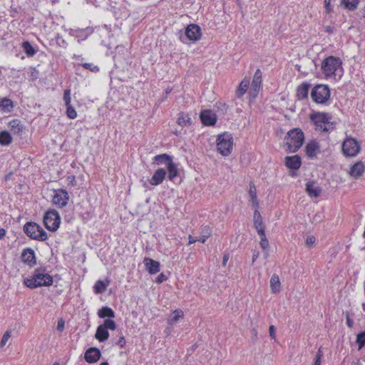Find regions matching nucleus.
Instances as JSON below:
<instances>
[{
	"label": "nucleus",
	"mask_w": 365,
	"mask_h": 365,
	"mask_svg": "<svg viewBox=\"0 0 365 365\" xmlns=\"http://www.w3.org/2000/svg\"><path fill=\"white\" fill-rule=\"evenodd\" d=\"M321 68L326 78L334 80L340 79L344 72L340 58L332 56L322 61Z\"/></svg>",
	"instance_id": "f257e3e1"
},
{
	"label": "nucleus",
	"mask_w": 365,
	"mask_h": 365,
	"mask_svg": "<svg viewBox=\"0 0 365 365\" xmlns=\"http://www.w3.org/2000/svg\"><path fill=\"white\" fill-rule=\"evenodd\" d=\"M24 284L31 289L42 286H50L53 283L52 277L44 269H36L34 274L24 279Z\"/></svg>",
	"instance_id": "f03ea898"
},
{
	"label": "nucleus",
	"mask_w": 365,
	"mask_h": 365,
	"mask_svg": "<svg viewBox=\"0 0 365 365\" xmlns=\"http://www.w3.org/2000/svg\"><path fill=\"white\" fill-rule=\"evenodd\" d=\"M304 140V133L300 128H294L289 130L285 137L287 151L289 153L297 152L302 147Z\"/></svg>",
	"instance_id": "7ed1b4c3"
},
{
	"label": "nucleus",
	"mask_w": 365,
	"mask_h": 365,
	"mask_svg": "<svg viewBox=\"0 0 365 365\" xmlns=\"http://www.w3.org/2000/svg\"><path fill=\"white\" fill-rule=\"evenodd\" d=\"M310 118L316 125V129L320 132H329L334 129V124L331 121V117L328 113H313Z\"/></svg>",
	"instance_id": "20e7f679"
},
{
	"label": "nucleus",
	"mask_w": 365,
	"mask_h": 365,
	"mask_svg": "<svg viewBox=\"0 0 365 365\" xmlns=\"http://www.w3.org/2000/svg\"><path fill=\"white\" fill-rule=\"evenodd\" d=\"M217 151L223 156H228L233 149V138L229 133H223L217 136Z\"/></svg>",
	"instance_id": "39448f33"
},
{
	"label": "nucleus",
	"mask_w": 365,
	"mask_h": 365,
	"mask_svg": "<svg viewBox=\"0 0 365 365\" xmlns=\"http://www.w3.org/2000/svg\"><path fill=\"white\" fill-rule=\"evenodd\" d=\"M24 230L29 237L36 240L45 241L48 238L47 233L44 230L34 222L26 223L24 226Z\"/></svg>",
	"instance_id": "423d86ee"
},
{
	"label": "nucleus",
	"mask_w": 365,
	"mask_h": 365,
	"mask_svg": "<svg viewBox=\"0 0 365 365\" xmlns=\"http://www.w3.org/2000/svg\"><path fill=\"white\" fill-rule=\"evenodd\" d=\"M342 153L346 157H356L361 151V145L354 138L346 137L341 145Z\"/></svg>",
	"instance_id": "0eeeda50"
},
{
	"label": "nucleus",
	"mask_w": 365,
	"mask_h": 365,
	"mask_svg": "<svg viewBox=\"0 0 365 365\" xmlns=\"http://www.w3.org/2000/svg\"><path fill=\"white\" fill-rule=\"evenodd\" d=\"M43 223L49 231H56L61 224V217L58 212L54 210H48L44 215Z\"/></svg>",
	"instance_id": "6e6552de"
},
{
	"label": "nucleus",
	"mask_w": 365,
	"mask_h": 365,
	"mask_svg": "<svg viewBox=\"0 0 365 365\" xmlns=\"http://www.w3.org/2000/svg\"><path fill=\"white\" fill-rule=\"evenodd\" d=\"M311 96L317 103H324L330 98L329 88L326 85H317L312 89Z\"/></svg>",
	"instance_id": "1a4fd4ad"
},
{
	"label": "nucleus",
	"mask_w": 365,
	"mask_h": 365,
	"mask_svg": "<svg viewBox=\"0 0 365 365\" xmlns=\"http://www.w3.org/2000/svg\"><path fill=\"white\" fill-rule=\"evenodd\" d=\"M69 195L66 190L59 189L55 191L53 196V203L59 207H63L68 204Z\"/></svg>",
	"instance_id": "9d476101"
},
{
	"label": "nucleus",
	"mask_w": 365,
	"mask_h": 365,
	"mask_svg": "<svg viewBox=\"0 0 365 365\" xmlns=\"http://www.w3.org/2000/svg\"><path fill=\"white\" fill-rule=\"evenodd\" d=\"M185 35L190 41H198L201 37L200 27L197 24L188 25L185 29Z\"/></svg>",
	"instance_id": "9b49d317"
},
{
	"label": "nucleus",
	"mask_w": 365,
	"mask_h": 365,
	"mask_svg": "<svg viewBox=\"0 0 365 365\" xmlns=\"http://www.w3.org/2000/svg\"><path fill=\"white\" fill-rule=\"evenodd\" d=\"M305 153L309 158H316L320 153L319 143L315 140L309 141L305 146Z\"/></svg>",
	"instance_id": "f8f14e48"
},
{
	"label": "nucleus",
	"mask_w": 365,
	"mask_h": 365,
	"mask_svg": "<svg viewBox=\"0 0 365 365\" xmlns=\"http://www.w3.org/2000/svg\"><path fill=\"white\" fill-rule=\"evenodd\" d=\"M101 356V353L98 348L91 347L88 349L84 354L85 360L90 364L97 362Z\"/></svg>",
	"instance_id": "ddd939ff"
},
{
	"label": "nucleus",
	"mask_w": 365,
	"mask_h": 365,
	"mask_svg": "<svg viewBox=\"0 0 365 365\" xmlns=\"http://www.w3.org/2000/svg\"><path fill=\"white\" fill-rule=\"evenodd\" d=\"M254 214H253V223L254 227L256 229L258 234H263L264 230V225L263 223L262 217L259 211V208H253Z\"/></svg>",
	"instance_id": "4468645a"
},
{
	"label": "nucleus",
	"mask_w": 365,
	"mask_h": 365,
	"mask_svg": "<svg viewBox=\"0 0 365 365\" xmlns=\"http://www.w3.org/2000/svg\"><path fill=\"white\" fill-rule=\"evenodd\" d=\"M365 166L361 161H358L351 166L349 174L354 178H360L364 173Z\"/></svg>",
	"instance_id": "2eb2a0df"
},
{
	"label": "nucleus",
	"mask_w": 365,
	"mask_h": 365,
	"mask_svg": "<svg viewBox=\"0 0 365 365\" xmlns=\"http://www.w3.org/2000/svg\"><path fill=\"white\" fill-rule=\"evenodd\" d=\"M143 263L150 274H155L160 272V263L158 261L145 257L143 259Z\"/></svg>",
	"instance_id": "dca6fc26"
},
{
	"label": "nucleus",
	"mask_w": 365,
	"mask_h": 365,
	"mask_svg": "<svg viewBox=\"0 0 365 365\" xmlns=\"http://www.w3.org/2000/svg\"><path fill=\"white\" fill-rule=\"evenodd\" d=\"M262 73L260 69H257L253 76L252 85H251V90L254 92V96L257 95V93L259 91L261 83H262Z\"/></svg>",
	"instance_id": "f3484780"
},
{
	"label": "nucleus",
	"mask_w": 365,
	"mask_h": 365,
	"mask_svg": "<svg viewBox=\"0 0 365 365\" xmlns=\"http://www.w3.org/2000/svg\"><path fill=\"white\" fill-rule=\"evenodd\" d=\"M285 165L290 169L298 170L301 165V158L298 155L285 158Z\"/></svg>",
	"instance_id": "a211bd4d"
},
{
	"label": "nucleus",
	"mask_w": 365,
	"mask_h": 365,
	"mask_svg": "<svg viewBox=\"0 0 365 365\" xmlns=\"http://www.w3.org/2000/svg\"><path fill=\"white\" fill-rule=\"evenodd\" d=\"M202 123L205 125H212L216 122L215 115L210 110H203L200 113Z\"/></svg>",
	"instance_id": "6ab92c4d"
},
{
	"label": "nucleus",
	"mask_w": 365,
	"mask_h": 365,
	"mask_svg": "<svg viewBox=\"0 0 365 365\" xmlns=\"http://www.w3.org/2000/svg\"><path fill=\"white\" fill-rule=\"evenodd\" d=\"M166 170L163 168L158 169L152 178L150 180V182L152 185H158L163 182L166 176Z\"/></svg>",
	"instance_id": "aec40b11"
},
{
	"label": "nucleus",
	"mask_w": 365,
	"mask_h": 365,
	"mask_svg": "<svg viewBox=\"0 0 365 365\" xmlns=\"http://www.w3.org/2000/svg\"><path fill=\"white\" fill-rule=\"evenodd\" d=\"M306 191L311 197H317L319 196L322 190L314 182H308L306 184Z\"/></svg>",
	"instance_id": "412c9836"
},
{
	"label": "nucleus",
	"mask_w": 365,
	"mask_h": 365,
	"mask_svg": "<svg viewBox=\"0 0 365 365\" xmlns=\"http://www.w3.org/2000/svg\"><path fill=\"white\" fill-rule=\"evenodd\" d=\"M22 261L29 264H34L36 262L35 254L33 250L27 248L23 250L21 254Z\"/></svg>",
	"instance_id": "4be33fe9"
},
{
	"label": "nucleus",
	"mask_w": 365,
	"mask_h": 365,
	"mask_svg": "<svg viewBox=\"0 0 365 365\" xmlns=\"http://www.w3.org/2000/svg\"><path fill=\"white\" fill-rule=\"evenodd\" d=\"M249 195L252 208H259V200L257 199L256 187L254 184L250 186Z\"/></svg>",
	"instance_id": "5701e85b"
},
{
	"label": "nucleus",
	"mask_w": 365,
	"mask_h": 365,
	"mask_svg": "<svg viewBox=\"0 0 365 365\" xmlns=\"http://www.w3.org/2000/svg\"><path fill=\"white\" fill-rule=\"evenodd\" d=\"M250 86V79L249 78H244L241 83H240L239 86L237 87L236 90V96L239 98H242L244 94L246 93L248 87Z\"/></svg>",
	"instance_id": "b1692460"
},
{
	"label": "nucleus",
	"mask_w": 365,
	"mask_h": 365,
	"mask_svg": "<svg viewBox=\"0 0 365 365\" xmlns=\"http://www.w3.org/2000/svg\"><path fill=\"white\" fill-rule=\"evenodd\" d=\"M270 288L272 293L276 294L281 290V282L279 276L273 274L270 279Z\"/></svg>",
	"instance_id": "393cba45"
},
{
	"label": "nucleus",
	"mask_w": 365,
	"mask_h": 365,
	"mask_svg": "<svg viewBox=\"0 0 365 365\" xmlns=\"http://www.w3.org/2000/svg\"><path fill=\"white\" fill-rule=\"evenodd\" d=\"M95 337L101 342L106 341L109 337V333L108 330H106L103 326H98L96 332L95 334Z\"/></svg>",
	"instance_id": "a878e982"
},
{
	"label": "nucleus",
	"mask_w": 365,
	"mask_h": 365,
	"mask_svg": "<svg viewBox=\"0 0 365 365\" xmlns=\"http://www.w3.org/2000/svg\"><path fill=\"white\" fill-rule=\"evenodd\" d=\"M9 125L14 134L21 135L24 130V125L17 119L11 120Z\"/></svg>",
	"instance_id": "bb28decb"
},
{
	"label": "nucleus",
	"mask_w": 365,
	"mask_h": 365,
	"mask_svg": "<svg viewBox=\"0 0 365 365\" xmlns=\"http://www.w3.org/2000/svg\"><path fill=\"white\" fill-rule=\"evenodd\" d=\"M309 87L310 86L308 83H302L299 85L297 89V96L298 98L303 99L307 98Z\"/></svg>",
	"instance_id": "cd10ccee"
},
{
	"label": "nucleus",
	"mask_w": 365,
	"mask_h": 365,
	"mask_svg": "<svg viewBox=\"0 0 365 365\" xmlns=\"http://www.w3.org/2000/svg\"><path fill=\"white\" fill-rule=\"evenodd\" d=\"M167 169L168 171V178L170 180H173L178 175L179 169L173 160L167 165Z\"/></svg>",
	"instance_id": "c85d7f7f"
},
{
	"label": "nucleus",
	"mask_w": 365,
	"mask_h": 365,
	"mask_svg": "<svg viewBox=\"0 0 365 365\" xmlns=\"http://www.w3.org/2000/svg\"><path fill=\"white\" fill-rule=\"evenodd\" d=\"M98 315L100 318H106V317H110V318H114L115 317V313L113 311L112 309L108 307H103L98 312Z\"/></svg>",
	"instance_id": "c756f323"
},
{
	"label": "nucleus",
	"mask_w": 365,
	"mask_h": 365,
	"mask_svg": "<svg viewBox=\"0 0 365 365\" xmlns=\"http://www.w3.org/2000/svg\"><path fill=\"white\" fill-rule=\"evenodd\" d=\"M14 107L13 102L11 99L4 98L0 101V108L4 112H10Z\"/></svg>",
	"instance_id": "7c9ffc66"
},
{
	"label": "nucleus",
	"mask_w": 365,
	"mask_h": 365,
	"mask_svg": "<svg viewBox=\"0 0 365 365\" xmlns=\"http://www.w3.org/2000/svg\"><path fill=\"white\" fill-rule=\"evenodd\" d=\"M109 285L108 281L98 280L94 285V291L97 294L103 293Z\"/></svg>",
	"instance_id": "2f4dec72"
},
{
	"label": "nucleus",
	"mask_w": 365,
	"mask_h": 365,
	"mask_svg": "<svg viewBox=\"0 0 365 365\" xmlns=\"http://www.w3.org/2000/svg\"><path fill=\"white\" fill-rule=\"evenodd\" d=\"M184 315V313L182 310H175L169 317L168 322L170 324H173L176 323L180 319H181Z\"/></svg>",
	"instance_id": "473e14b6"
},
{
	"label": "nucleus",
	"mask_w": 365,
	"mask_h": 365,
	"mask_svg": "<svg viewBox=\"0 0 365 365\" xmlns=\"http://www.w3.org/2000/svg\"><path fill=\"white\" fill-rule=\"evenodd\" d=\"M154 160L158 165L164 163L166 165L172 161L171 157L167 154L157 155L155 156Z\"/></svg>",
	"instance_id": "72a5a7b5"
},
{
	"label": "nucleus",
	"mask_w": 365,
	"mask_h": 365,
	"mask_svg": "<svg viewBox=\"0 0 365 365\" xmlns=\"http://www.w3.org/2000/svg\"><path fill=\"white\" fill-rule=\"evenodd\" d=\"M177 122L181 126H187L191 124V119L187 114L181 113L179 114Z\"/></svg>",
	"instance_id": "f704fd0d"
},
{
	"label": "nucleus",
	"mask_w": 365,
	"mask_h": 365,
	"mask_svg": "<svg viewBox=\"0 0 365 365\" xmlns=\"http://www.w3.org/2000/svg\"><path fill=\"white\" fill-rule=\"evenodd\" d=\"M11 143V136L6 131L0 133V144L3 145H8Z\"/></svg>",
	"instance_id": "c9c22d12"
},
{
	"label": "nucleus",
	"mask_w": 365,
	"mask_h": 365,
	"mask_svg": "<svg viewBox=\"0 0 365 365\" xmlns=\"http://www.w3.org/2000/svg\"><path fill=\"white\" fill-rule=\"evenodd\" d=\"M212 232L209 227L205 226L202 229V235L199 237V241L205 243L208 237L211 236Z\"/></svg>",
	"instance_id": "e433bc0d"
},
{
	"label": "nucleus",
	"mask_w": 365,
	"mask_h": 365,
	"mask_svg": "<svg viewBox=\"0 0 365 365\" xmlns=\"http://www.w3.org/2000/svg\"><path fill=\"white\" fill-rule=\"evenodd\" d=\"M341 4L349 10H354L359 4V0H341Z\"/></svg>",
	"instance_id": "4c0bfd02"
},
{
	"label": "nucleus",
	"mask_w": 365,
	"mask_h": 365,
	"mask_svg": "<svg viewBox=\"0 0 365 365\" xmlns=\"http://www.w3.org/2000/svg\"><path fill=\"white\" fill-rule=\"evenodd\" d=\"M260 236V242L259 245L262 250H266L269 247V243L268 240L266 237L265 232H263V234H258Z\"/></svg>",
	"instance_id": "58836bf2"
},
{
	"label": "nucleus",
	"mask_w": 365,
	"mask_h": 365,
	"mask_svg": "<svg viewBox=\"0 0 365 365\" xmlns=\"http://www.w3.org/2000/svg\"><path fill=\"white\" fill-rule=\"evenodd\" d=\"M23 48L28 56H32L36 53V51L34 48V47L28 41H26L23 43Z\"/></svg>",
	"instance_id": "ea45409f"
},
{
	"label": "nucleus",
	"mask_w": 365,
	"mask_h": 365,
	"mask_svg": "<svg viewBox=\"0 0 365 365\" xmlns=\"http://www.w3.org/2000/svg\"><path fill=\"white\" fill-rule=\"evenodd\" d=\"M101 326H103V327H104L106 330H115L116 328L115 322L112 319H106L103 324H101Z\"/></svg>",
	"instance_id": "a19ab883"
},
{
	"label": "nucleus",
	"mask_w": 365,
	"mask_h": 365,
	"mask_svg": "<svg viewBox=\"0 0 365 365\" xmlns=\"http://www.w3.org/2000/svg\"><path fill=\"white\" fill-rule=\"evenodd\" d=\"M356 343L359 344V349H361L365 345V331L357 335Z\"/></svg>",
	"instance_id": "79ce46f5"
},
{
	"label": "nucleus",
	"mask_w": 365,
	"mask_h": 365,
	"mask_svg": "<svg viewBox=\"0 0 365 365\" xmlns=\"http://www.w3.org/2000/svg\"><path fill=\"white\" fill-rule=\"evenodd\" d=\"M66 106L67 116L71 119H75L77 117V113L76 110L71 106V105Z\"/></svg>",
	"instance_id": "37998d69"
},
{
	"label": "nucleus",
	"mask_w": 365,
	"mask_h": 365,
	"mask_svg": "<svg viewBox=\"0 0 365 365\" xmlns=\"http://www.w3.org/2000/svg\"><path fill=\"white\" fill-rule=\"evenodd\" d=\"M82 66L93 73H96L99 71V68L93 63H84L82 64Z\"/></svg>",
	"instance_id": "c03bdc74"
},
{
	"label": "nucleus",
	"mask_w": 365,
	"mask_h": 365,
	"mask_svg": "<svg viewBox=\"0 0 365 365\" xmlns=\"http://www.w3.org/2000/svg\"><path fill=\"white\" fill-rule=\"evenodd\" d=\"M10 337H11L10 331H6L5 334L3 335L1 340L0 341V347H3L4 346H5Z\"/></svg>",
	"instance_id": "a18cd8bd"
},
{
	"label": "nucleus",
	"mask_w": 365,
	"mask_h": 365,
	"mask_svg": "<svg viewBox=\"0 0 365 365\" xmlns=\"http://www.w3.org/2000/svg\"><path fill=\"white\" fill-rule=\"evenodd\" d=\"M63 101H65L66 106L71 105V91L67 89L63 93Z\"/></svg>",
	"instance_id": "49530a36"
},
{
	"label": "nucleus",
	"mask_w": 365,
	"mask_h": 365,
	"mask_svg": "<svg viewBox=\"0 0 365 365\" xmlns=\"http://www.w3.org/2000/svg\"><path fill=\"white\" fill-rule=\"evenodd\" d=\"M75 36L78 38H82V39H85L88 36V34H85L83 30L75 31Z\"/></svg>",
	"instance_id": "de8ad7c7"
},
{
	"label": "nucleus",
	"mask_w": 365,
	"mask_h": 365,
	"mask_svg": "<svg viewBox=\"0 0 365 365\" xmlns=\"http://www.w3.org/2000/svg\"><path fill=\"white\" fill-rule=\"evenodd\" d=\"M344 314L345 315L346 317V324L347 326L349 327V328H352L353 326H354V322L351 319L350 317H349V314L348 312H346L344 313Z\"/></svg>",
	"instance_id": "09e8293b"
},
{
	"label": "nucleus",
	"mask_w": 365,
	"mask_h": 365,
	"mask_svg": "<svg viewBox=\"0 0 365 365\" xmlns=\"http://www.w3.org/2000/svg\"><path fill=\"white\" fill-rule=\"evenodd\" d=\"M315 242V237L314 236H308L306 240V245L308 247L312 246Z\"/></svg>",
	"instance_id": "8fccbe9b"
},
{
	"label": "nucleus",
	"mask_w": 365,
	"mask_h": 365,
	"mask_svg": "<svg viewBox=\"0 0 365 365\" xmlns=\"http://www.w3.org/2000/svg\"><path fill=\"white\" fill-rule=\"evenodd\" d=\"M167 277L164 274L161 273L156 277L155 282L160 284L165 281Z\"/></svg>",
	"instance_id": "3c124183"
},
{
	"label": "nucleus",
	"mask_w": 365,
	"mask_h": 365,
	"mask_svg": "<svg viewBox=\"0 0 365 365\" xmlns=\"http://www.w3.org/2000/svg\"><path fill=\"white\" fill-rule=\"evenodd\" d=\"M64 320L63 319H60L58 321V324H57V330L59 331H62L64 329Z\"/></svg>",
	"instance_id": "603ef678"
},
{
	"label": "nucleus",
	"mask_w": 365,
	"mask_h": 365,
	"mask_svg": "<svg viewBox=\"0 0 365 365\" xmlns=\"http://www.w3.org/2000/svg\"><path fill=\"white\" fill-rule=\"evenodd\" d=\"M324 6L327 12L330 13L332 11L331 0H324Z\"/></svg>",
	"instance_id": "864d4df0"
},
{
	"label": "nucleus",
	"mask_w": 365,
	"mask_h": 365,
	"mask_svg": "<svg viewBox=\"0 0 365 365\" xmlns=\"http://www.w3.org/2000/svg\"><path fill=\"white\" fill-rule=\"evenodd\" d=\"M116 344L118 345L120 348L124 346L125 344V339L123 336H120L118 341L116 342Z\"/></svg>",
	"instance_id": "5fc2aeb1"
},
{
	"label": "nucleus",
	"mask_w": 365,
	"mask_h": 365,
	"mask_svg": "<svg viewBox=\"0 0 365 365\" xmlns=\"http://www.w3.org/2000/svg\"><path fill=\"white\" fill-rule=\"evenodd\" d=\"M269 335L272 339L276 337L275 327L273 325H271L269 328Z\"/></svg>",
	"instance_id": "6e6d98bb"
},
{
	"label": "nucleus",
	"mask_w": 365,
	"mask_h": 365,
	"mask_svg": "<svg viewBox=\"0 0 365 365\" xmlns=\"http://www.w3.org/2000/svg\"><path fill=\"white\" fill-rule=\"evenodd\" d=\"M197 241H199V238H195L192 235H189V245L195 243Z\"/></svg>",
	"instance_id": "4d7b16f0"
},
{
	"label": "nucleus",
	"mask_w": 365,
	"mask_h": 365,
	"mask_svg": "<svg viewBox=\"0 0 365 365\" xmlns=\"http://www.w3.org/2000/svg\"><path fill=\"white\" fill-rule=\"evenodd\" d=\"M228 259H229V255L228 254L225 255L224 257H223V260H222V264L224 266L226 265Z\"/></svg>",
	"instance_id": "13d9d810"
},
{
	"label": "nucleus",
	"mask_w": 365,
	"mask_h": 365,
	"mask_svg": "<svg viewBox=\"0 0 365 365\" xmlns=\"http://www.w3.org/2000/svg\"><path fill=\"white\" fill-rule=\"evenodd\" d=\"M6 235V230L3 228H0V240L3 239Z\"/></svg>",
	"instance_id": "bf43d9fd"
},
{
	"label": "nucleus",
	"mask_w": 365,
	"mask_h": 365,
	"mask_svg": "<svg viewBox=\"0 0 365 365\" xmlns=\"http://www.w3.org/2000/svg\"><path fill=\"white\" fill-rule=\"evenodd\" d=\"M322 356V352L321 349H319L318 350V351H317V355H316V358H317V359H321Z\"/></svg>",
	"instance_id": "052dcab7"
},
{
	"label": "nucleus",
	"mask_w": 365,
	"mask_h": 365,
	"mask_svg": "<svg viewBox=\"0 0 365 365\" xmlns=\"http://www.w3.org/2000/svg\"><path fill=\"white\" fill-rule=\"evenodd\" d=\"M326 31L329 33V34L332 33V31H333L332 27L330 26H327L326 27Z\"/></svg>",
	"instance_id": "680f3d73"
},
{
	"label": "nucleus",
	"mask_w": 365,
	"mask_h": 365,
	"mask_svg": "<svg viewBox=\"0 0 365 365\" xmlns=\"http://www.w3.org/2000/svg\"><path fill=\"white\" fill-rule=\"evenodd\" d=\"M258 257H259V252L254 254L253 257H252V263L255 262V261L258 258Z\"/></svg>",
	"instance_id": "e2e57ef3"
},
{
	"label": "nucleus",
	"mask_w": 365,
	"mask_h": 365,
	"mask_svg": "<svg viewBox=\"0 0 365 365\" xmlns=\"http://www.w3.org/2000/svg\"><path fill=\"white\" fill-rule=\"evenodd\" d=\"M314 365H321V359H315V362H314Z\"/></svg>",
	"instance_id": "0e129e2a"
},
{
	"label": "nucleus",
	"mask_w": 365,
	"mask_h": 365,
	"mask_svg": "<svg viewBox=\"0 0 365 365\" xmlns=\"http://www.w3.org/2000/svg\"><path fill=\"white\" fill-rule=\"evenodd\" d=\"M101 365H108V362H103L101 364Z\"/></svg>",
	"instance_id": "69168bd1"
},
{
	"label": "nucleus",
	"mask_w": 365,
	"mask_h": 365,
	"mask_svg": "<svg viewBox=\"0 0 365 365\" xmlns=\"http://www.w3.org/2000/svg\"><path fill=\"white\" fill-rule=\"evenodd\" d=\"M363 310L365 311V303L362 304Z\"/></svg>",
	"instance_id": "338daca9"
},
{
	"label": "nucleus",
	"mask_w": 365,
	"mask_h": 365,
	"mask_svg": "<svg viewBox=\"0 0 365 365\" xmlns=\"http://www.w3.org/2000/svg\"><path fill=\"white\" fill-rule=\"evenodd\" d=\"M52 365H59V364L58 363H54Z\"/></svg>",
	"instance_id": "774afa93"
}]
</instances>
